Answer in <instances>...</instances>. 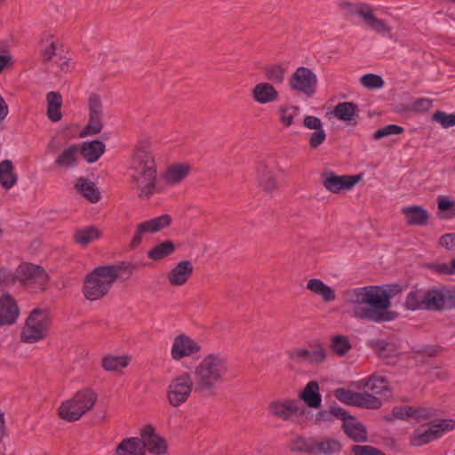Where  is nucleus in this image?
Here are the masks:
<instances>
[{"instance_id":"obj_1","label":"nucleus","mask_w":455,"mask_h":455,"mask_svg":"<svg viewBox=\"0 0 455 455\" xmlns=\"http://www.w3.org/2000/svg\"><path fill=\"white\" fill-rule=\"evenodd\" d=\"M342 307L352 318L373 322H389L397 314L390 311L391 297L379 286L347 288L341 291Z\"/></svg>"},{"instance_id":"obj_2","label":"nucleus","mask_w":455,"mask_h":455,"mask_svg":"<svg viewBox=\"0 0 455 455\" xmlns=\"http://www.w3.org/2000/svg\"><path fill=\"white\" fill-rule=\"evenodd\" d=\"M132 180L141 199H148L156 188L157 170L155 156L147 143L136 146L130 162Z\"/></svg>"},{"instance_id":"obj_3","label":"nucleus","mask_w":455,"mask_h":455,"mask_svg":"<svg viewBox=\"0 0 455 455\" xmlns=\"http://www.w3.org/2000/svg\"><path fill=\"white\" fill-rule=\"evenodd\" d=\"M228 359L220 353L205 355L195 367L196 389L210 391L221 383L228 373Z\"/></svg>"},{"instance_id":"obj_4","label":"nucleus","mask_w":455,"mask_h":455,"mask_svg":"<svg viewBox=\"0 0 455 455\" xmlns=\"http://www.w3.org/2000/svg\"><path fill=\"white\" fill-rule=\"evenodd\" d=\"M122 269L120 265L100 266L89 273L84 282L83 293L91 301L106 296L117 279Z\"/></svg>"},{"instance_id":"obj_5","label":"nucleus","mask_w":455,"mask_h":455,"mask_svg":"<svg viewBox=\"0 0 455 455\" xmlns=\"http://www.w3.org/2000/svg\"><path fill=\"white\" fill-rule=\"evenodd\" d=\"M97 399V394L92 389H82L61 403L59 407V416L70 422L76 421L93 408Z\"/></svg>"},{"instance_id":"obj_6","label":"nucleus","mask_w":455,"mask_h":455,"mask_svg":"<svg viewBox=\"0 0 455 455\" xmlns=\"http://www.w3.org/2000/svg\"><path fill=\"white\" fill-rule=\"evenodd\" d=\"M50 316L44 309H34L26 320L21 331V339L35 343L43 339L48 332Z\"/></svg>"},{"instance_id":"obj_7","label":"nucleus","mask_w":455,"mask_h":455,"mask_svg":"<svg viewBox=\"0 0 455 455\" xmlns=\"http://www.w3.org/2000/svg\"><path fill=\"white\" fill-rule=\"evenodd\" d=\"M342 9L349 15L358 16L363 19L367 27L376 33L386 36L391 31V28L384 20L375 16L372 8L366 4H351L344 2L341 4Z\"/></svg>"},{"instance_id":"obj_8","label":"nucleus","mask_w":455,"mask_h":455,"mask_svg":"<svg viewBox=\"0 0 455 455\" xmlns=\"http://www.w3.org/2000/svg\"><path fill=\"white\" fill-rule=\"evenodd\" d=\"M455 420L443 419L435 420L427 427L417 428L410 436L411 444L422 446L443 436L447 432L454 429Z\"/></svg>"},{"instance_id":"obj_9","label":"nucleus","mask_w":455,"mask_h":455,"mask_svg":"<svg viewBox=\"0 0 455 455\" xmlns=\"http://www.w3.org/2000/svg\"><path fill=\"white\" fill-rule=\"evenodd\" d=\"M195 385L196 381H193L188 371H183L172 378L167 389L169 403L173 407L185 403L191 395Z\"/></svg>"},{"instance_id":"obj_10","label":"nucleus","mask_w":455,"mask_h":455,"mask_svg":"<svg viewBox=\"0 0 455 455\" xmlns=\"http://www.w3.org/2000/svg\"><path fill=\"white\" fill-rule=\"evenodd\" d=\"M15 278L33 291L43 290L47 282V275L44 270L28 263L20 265L16 270Z\"/></svg>"},{"instance_id":"obj_11","label":"nucleus","mask_w":455,"mask_h":455,"mask_svg":"<svg viewBox=\"0 0 455 455\" xmlns=\"http://www.w3.org/2000/svg\"><path fill=\"white\" fill-rule=\"evenodd\" d=\"M172 223V217L169 214H163L158 217L140 222L136 225L133 236L130 243L131 249H137L148 234L157 233Z\"/></svg>"},{"instance_id":"obj_12","label":"nucleus","mask_w":455,"mask_h":455,"mask_svg":"<svg viewBox=\"0 0 455 455\" xmlns=\"http://www.w3.org/2000/svg\"><path fill=\"white\" fill-rule=\"evenodd\" d=\"M317 77L309 68L299 67L291 75L289 86L292 91L312 97L316 92Z\"/></svg>"},{"instance_id":"obj_13","label":"nucleus","mask_w":455,"mask_h":455,"mask_svg":"<svg viewBox=\"0 0 455 455\" xmlns=\"http://www.w3.org/2000/svg\"><path fill=\"white\" fill-rule=\"evenodd\" d=\"M89 120L88 124L80 132V137L84 138L99 134L103 128V107L100 99L92 94L88 100Z\"/></svg>"},{"instance_id":"obj_14","label":"nucleus","mask_w":455,"mask_h":455,"mask_svg":"<svg viewBox=\"0 0 455 455\" xmlns=\"http://www.w3.org/2000/svg\"><path fill=\"white\" fill-rule=\"evenodd\" d=\"M140 441L143 451L147 450L155 455H164L167 452L168 445L166 440L156 433L152 426H146L140 431Z\"/></svg>"},{"instance_id":"obj_15","label":"nucleus","mask_w":455,"mask_h":455,"mask_svg":"<svg viewBox=\"0 0 455 455\" xmlns=\"http://www.w3.org/2000/svg\"><path fill=\"white\" fill-rule=\"evenodd\" d=\"M201 351V346L186 334H180L173 339L171 356L175 361L190 357Z\"/></svg>"},{"instance_id":"obj_16","label":"nucleus","mask_w":455,"mask_h":455,"mask_svg":"<svg viewBox=\"0 0 455 455\" xmlns=\"http://www.w3.org/2000/svg\"><path fill=\"white\" fill-rule=\"evenodd\" d=\"M360 179V176H339L333 172H329L323 175V185L329 192L339 193L341 190L351 189Z\"/></svg>"},{"instance_id":"obj_17","label":"nucleus","mask_w":455,"mask_h":455,"mask_svg":"<svg viewBox=\"0 0 455 455\" xmlns=\"http://www.w3.org/2000/svg\"><path fill=\"white\" fill-rule=\"evenodd\" d=\"M268 409L272 415L283 420H292L294 417L304 413L303 408L295 400L275 401L269 404Z\"/></svg>"},{"instance_id":"obj_18","label":"nucleus","mask_w":455,"mask_h":455,"mask_svg":"<svg viewBox=\"0 0 455 455\" xmlns=\"http://www.w3.org/2000/svg\"><path fill=\"white\" fill-rule=\"evenodd\" d=\"M20 309L16 300L9 294L0 297V325H11L19 317Z\"/></svg>"},{"instance_id":"obj_19","label":"nucleus","mask_w":455,"mask_h":455,"mask_svg":"<svg viewBox=\"0 0 455 455\" xmlns=\"http://www.w3.org/2000/svg\"><path fill=\"white\" fill-rule=\"evenodd\" d=\"M194 272V267L189 260H182L169 272L167 275L168 282L173 286L184 285L191 277Z\"/></svg>"},{"instance_id":"obj_20","label":"nucleus","mask_w":455,"mask_h":455,"mask_svg":"<svg viewBox=\"0 0 455 455\" xmlns=\"http://www.w3.org/2000/svg\"><path fill=\"white\" fill-rule=\"evenodd\" d=\"M427 310L443 311L447 310V286H433L427 289Z\"/></svg>"},{"instance_id":"obj_21","label":"nucleus","mask_w":455,"mask_h":455,"mask_svg":"<svg viewBox=\"0 0 455 455\" xmlns=\"http://www.w3.org/2000/svg\"><path fill=\"white\" fill-rule=\"evenodd\" d=\"M257 181L259 187L267 193H272L277 188L274 169L263 163L257 168Z\"/></svg>"},{"instance_id":"obj_22","label":"nucleus","mask_w":455,"mask_h":455,"mask_svg":"<svg viewBox=\"0 0 455 455\" xmlns=\"http://www.w3.org/2000/svg\"><path fill=\"white\" fill-rule=\"evenodd\" d=\"M106 146L100 140L84 141L79 147L80 155L88 164L97 162L105 153Z\"/></svg>"},{"instance_id":"obj_23","label":"nucleus","mask_w":455,"mask_h":455,"mask_svg":"<svg viewBox=\"0 0 455 455\" xmlns=\"http://www.w3.org/2000/svg\"><path fill=\"white\" fill-rule=\"evenodd\" d=\"M75 188L87 201L96 204L100 200V192L96 184L89 179L80 177L77 179Z\"/></svg>"},{"instance_id":"obj_24","label":"nucleus","mask_w":455,"mask_h":455,"mask_svg":"<svg viewBox=\"0 0 455 455\" xmlns=\"http://www.w3.org/2000/svg\"><path fill=\"white\" fill-rule=\"evenodd\" d=\"M358 387L366 388L371 391L372 395H386L389 392L388 383L384 376L372 374L370 377L361 379Z\"/></svg>"},{"instance_id":"obj_25","label":"nucleus","mask_w":455,"mask_h":455,"mask_svg":"<svg viewBox=\"0 0 455 455\" xmlns=\"http://www.w3.org/2000/svg\"><path fill=\"white\" fill-rule=\"evenodd\" d=\"M312 455H331L340 451L339 442L333 438L321 437L313 440Z\"/></svg>"},{"instance_id":"obj_26","label":"nucleus","mask_w":455,"mask_h":455,"mask_svg":"<svg viewBox=\"0 0 455 455\" xmlns=\"http://www.w3.org/2000/svg\"><path fill=\"white\" fill-rule=\"evenodd\" d=\"M101 237V230L92 225L77 228L74 233V241L81 246H87Z\"/></svg>"},{"instance_id":"obj_27","label":"nucleus","mask_w":455,"mask_h":455,"mask_svg":"<svg viewBox=\"0 0 455 455\" xmlns=\"http://www.w3.org/2000/svg\"><path fill=\"white\" fill-rule=\"evenodd\" d=\"M252 96L256 102L266 104L277 100L279 93L268 83H259L252 89Z\"/></svg>"},{"instance_id":"obj_28","label":"nucleus","mask_w":455,"mask_h":455,"mask_svg":"<svg viewBox=\"0 0 455 455\" xmlns=\"http://www.w3.org/2000/svg\"><path fill=\"white\" fill-rule=\"evenodd\" d=\"M427 289H414L407 294L404 305L411 311L427 310Z\"/></svg>"},{"instance_id":"obj_29","label":"nucleus","mask_w":455,"mask_h":455,"mask_svg":"<svg viewBox=\"0 0 455 455\" xmlns=\"http://www.w3.org/2000/svg\"><path fill=\"white\" fill-rule=\"evenodd\" d=\"M343 428L347 435L355 442H366L368 439L365 427L354 417L343 423Z\"/></svg>"},{"instance_id":"obj_30","label":"nucleus","mask_w":455,"mask_h":455,"mask_svg":"<svg viewBox=\"0 0 455 455\" xmlns=\"http://www.w3.org/2000/svg\"><path fill=\"white\" fill-rule=\"evenodd\" d=\"M189 166L187 164H172L169 166L163 175L164 183L168 185H176L180 183L188 174Z\"/></svg>"},{"instance_id":"obj_31","label":"nucleus","mask_w":455,"mask_h":455,"mask_svg":"<svg viewBox=\"0 0 455 455\" xmlns=\"http://www.w3.org/2000/svg\"><path fill=\"white\" fill-rule=\"evenodd\" d=\"M299 397L306 403L308 407L319 408L321 406L322 397L319 394V385L316 381L308 382Z\"/></svg>"},{"instance_id":"obj_32","label":"nucleus","mask_w":455,"mask_h":455,"mask_svg":"<svg viewBox=\"0 0 455 455\" xmlns=\"http://www.w3.org/2000/svg\"><path fill=\"white\" fill-rule=\"evenodd\" d=\"M116 455H145L141 441L138 437L124 439L116 449Z\"/></svg>"},{"instance_id":"obj_33","label":"nucleus","mask_w":455,"mask_h":455,"mask_svg":"<svg viewBox=\"0 0 455 455\" xmlns=\"http://www.w3.org/2000/svg\"><path fill=\"white\" fill-rule=\"evenodd\" d=\"M408 224L412 226H423L428 219L427 212L420 206H409L402 209Z\"/></svg>"},{"instance_id":"obj_34","label":"nucleus","mask_w":455,"mask_h":455,"mask_svg":"<svg viewBox=\"0 0 455 455\" xmlns=\"http://www.w3.org/2000/svg\"><path fill=\"white\" fill-rule=\"evenodd\" d=\"M307 289L321 296L325 302L333 301L336 298L335 291L320 279H310L307 283Z\"/></svg>"},{"instance_id":"obj_35","label":"nucleus","mask_w":455,"mask_h":455,"mask_svg":"<svg viewBox=\"0 0 455 455\" xmlns=\"http://www.w3.org/2000/svg\"><path fill=\"white\" fill-rule=\"evenodd\" d=\"M17 174L10 160L0 163V184L5 189H11L17 183Z\"/></svg>"},{"instance_id":"obj_36","label":"nucleus","mask_w":455,"mask_h":455,"mask_svg":"<svg viewBox=\"0 0 455 455\" xmlns=\"http://www.w3.org/2000/svg\"><path fill=\"white\" fill-rule=\"evenodd\" d=\"M333 116L344 122L355 121L358 113V107L353 102H340L333 109Z\"/></svg>"},{"instance_id":"obj_37","label":"nucleus","mask_w":455,"mask_h":455,"mask_svg":"<svg viewBox=\"0 0 455 455\" xmlns=\"http://www.w3.org/2000/svg\"><path fill=\"white\" fill-rule=\"evenodd\" d=\"M314 437L295 435L291 439L288 448L294 453H306L312 455Z\"/></svg>"},{"instance_id":"obj_38","label":"nucleus","mask_w":455,"mask_h":455,"mask_svg":"<svg viewBox=\"0 0 455 455\" xmlns=\"http://www.w3.org/2000/svg\"><path fill=\"white\" fill-rule=\"evenodd\" d=\"M80 151L78 145H72L64 149L59 156V165L66 168L76 166L80 159Z\"/></svg>"},{"instance_id":"obj_39","label":"nucleus","mask_w":455,"mask_h":455,"mask_svg":"<svg viewBox=\"0 0 455 455\" xmlns=\"http://www.w3.org/2000/svg\"><path fill=\"white\" fill-rule=\"evenodd\" d=\"M130 363V357L106 355L102 358L101 366L107 371H118L127 367Z\"/></svg>"},{"instance_id":"obj_40","label":"nucleus","mask_w":455,"mask_h":455,"mask_svg":"<svg viewBox=\"0 0 455 455\" xmlns=\"http://www.w3.org/2000/svg\"><path fill=\"white\" fill-rule=\"evenodd\" d=\"M175 250L172 241H164L148 251V257L154 260L162 259L173 253Z\"/></svg>"},{"instance_id":"obj_41","label":"nucleus","mask_w":455,"mask_h":455,"mask_svg":"<svg viewBox=\"0 0 455 455\" xmlns=\"http://www.w3.org/2000/svg\"><path fill=\"white\" fill-rule=\"evenodd\" d=\"M382 405L379 398L369 393H357L355 405L366 409H379Z\"/></svg>"},{"instance_id":"obj_42","label":"nucleus","mask_w":455,"mask_h":455,"mask_svg":"<svg viewBox=\"0 0 455 455\" xmlns=\"http://www.w3.org/2000/svg\"><path fill=\"white\" fill-rule=\"evenodd\" d=\"M299 111L300 109L297 106H280L278 108L279 120L284 126H291Z\"/></svg>"},{"instance_id":"obj_43","label":"nucleus","mask_w":455,"mask_h":455,"mask_svg":"<svg viewBox=\"0 0 455 455\" xmlns=\"http://www.w3.org/2000/svg\"><path fill=\"white\" fill-rule=\"evenodd\" d=\"M331 348L337 355L343 356L351 349V344L347 336L337 335L331 339Z\"/></svg>"},{"instance_id":"obj_44","label":"nucleus","mask_w":455,"mask_h":455,"mask_svg":"<svg viewBox=\"0 0 455 455\" xmlns=\"http://www.w3.org/2000/svg\"><path fill=\"white\" fill-rule=\"evenodd\" d=\"M57 39L53 36L44 37L41 41L43 60L44 62L49 61L55 55V45Z\"/></svg>"},{"instance_id":"obj_45","label":"nucleus","mask_w":455,"mask_h":455,"mask_svg":"<svg viewBox=\"0 0 455 455\" xmlns=\"http://www.w3.org/2000/svg\"><path fill=\"white\" fill-rule=\"evenodd\" d=\"M285 69L279 65L269 66L265 70L266 77L274 84H282L284 79Z\"/></svg>"},{"instance_id":"obj_46","label":"nucleus","mask_w":455,"mask_h":455,"mask_svg":"<svg viewBox=\"0 0 455 455\" xmlns=\"http://www.w3.org/2000/svg\"><path fill=\"white\" fill-rule=\"evenodd\" d=\"M358 392H353L346 388H338L334 391L335 397L348 405H355L356 396Z\"/></svg>"},{"instance_id":"obj_47","label":"nucleus","mask_w":455,"mask_h":455,"mask_svg":"<svg viewBox=\"0 0 455 455\" xmlns=\"http://www.w3.org/2000/svg\"><path fill=\"white\" fill-rule=\"evenodd\" d=\"M361 84L368 89H379L384 86V80L381 76L374 74L363 75L361 79Z\"/></svg>"},{"instance_id":"obj_48","label":"nucleus","mask_w":455,"mask_h":455,"mask_svg":"<svg viewBox=\"0 0 455 455\" xmlns=\"http://www.w3.org/2000/svg\"><path fill=\"white\" fill-rule=\"evenodd\" d=\"M403 132V128L396 124H388L383 128L377 130L372 137L374 140H380L385 137L391 135L401 134Z\"/></svg>"},{"instance_id":"obj_49","label":"nucleus","mask_w":455,"mask_h":455,"mask_svg":"<svg viewBox=\"0 0 455 455\" xmlns=\"http://www.w3.org/2000/svg\"><path fill=\"white\" fill-rule=\"evenodd\" d=\"M47 116L52 122H57V92H50L46 95Z\"/></svg>"},{"instance_id":"obj_50","label":"nucleus","mask_w":455,"mask_h":455,"mask_svg":"<svg viewBox=\"0 0 455 455\" xmlns=\"http://www.w3.org/2000/svg\"><path fill=\"white\" fill-rule=\"evenodd\" d=\"M64 50H59V72H62L64 74L71 72L75 68V62L72 60V57L68 56V52L65 55H62Z\"/></svg>"},{"instance_id":"obj_51","label":"nucleus","mask_w":455,"mask_h":455,"mask_svg":"<svg viewBox=\"0 0 455 455\" xmlns=\"http://www.w3.org/2000/svg\"><path fill=\"white\" fill-rule=\"evenodd\" d=\"M433 120L441 124L443 127L449 128L455 125V114L436 111L433 116Z\"/></svg>"},{"instance_id":"obj_52","label":"nucleus","mask_w":455,"mask_h":455,"mask_svg":"<svg viewBox=\"0 0 455 455\" xmlns=\"http://www.w3.org/2000/svg\"><path fill=\"white\" fill-rule=\"evenodd\" d=\"M326 358V351L321 344H316L310 348V360L311 363H320Z\"/></svg>"},{"instance_id":"obj_53","label":"nucleus","mask_w":455,"mask_h":455,"mask_svg":"<svg viewBox=\"0 0 455 455\" xmlns=\"http://www.w3.org/2000/svg\"><path fill=\"white\" fill-rule=\"evenodd\" d=\"M326 139V133L323 128L315 130L309 136L308 144L311 148H316L323 143Z\"/></svg>"},{"instance_id":"obj_54","label":"nucleus","mask_w":455,"mask_h":455,"mask_svg":"<svg viewBox=\"0 0 455 455\" xmlns=\"http://www.w3.org/2000/svg\"><path fill=\"white\" fill-rule=\"evenodd\" d=\"M392 412L394 417H395L396 419L411 420L412 414V407L408 405L395 406L394 407Z\"/></svg>"},{"instance_id":"obj_55","label":"nucleus","mask_w":455,"mask_h":455,"mask_svg":"<svg viewBox=\"0 0 455 455\" xmlns=\"http://www.w3.org/2000/svg\"><path fill=\"white\" fill-rule=\"evenodd\" d=\"M352 451L355 455H385L377 448L370 445H355Z\"/></svg>"},{"instance_id":"obj_56","label":"nucleus","mask_w":455,"mask_h":455,"mask_svg":"<svg viewBox=\"0 0 455 455\" xmlns=\"http://www.w3.org/2000/svg\"><path fill=\"white\" fill-rule=\"evenodd\" d=\"M433 416L432 411L429 409L420 407V408H413L412 407V414L411 419H414L418 422H422L427 419H430Z\"/></svg>"},{"instance_id":"obj_57","label":"nucleus","mask_w":455,"mask_h":455,"mask_svg":"<svg viewBox=\"0 0 455 455\" xmlns=\"http://www.w3.org/2000/svg\"><path fill=\"white\" fill-rule=\"evenodd\" d=\"M303 124L309 130H317L323 127V123L320 118L314 116H307L303 120Z\"/></svg>"},{"instance_id":"obj_58","label":"nucleus","mask_w":455,"mask_h":455,"mask_svg":"<svg viewBox=\"0 0 455 455\" xmlns=\"http://www.w3.org/2000/svg\"><path fill=\"white\" fill-rule=\"evenodd\" d=\"M14 281V277L9 270L0 267V289L12 283Z\"/></svg>"},{"instance_id":"obj_59","label":"nucleus","mask_w":455,"mask_h":455,"mask_svg":"<svg viewBox=\"0 0 455 455\" xmlns=\"http://www.w3.org/2000/svg\"><path fill=\"white\" fill-rule=\"evenodd\" d=\"M432 107V100L427 98L418 99L413 103V109L416 111H427Z\"/></svg>"},{"instance_id":"obj_60","label":"nucleus","mask_w":455,"mask_h":455,"mask_svg":"<svg viewBox=\"0 0 455 455\" xmlns=\"http://www.w3.org/2000/svg\"><path fill=\"white\" fill-rule=\"evenodd\" d=\"M440 244L447 249L455 248V234H445L442 235Z\"/></svg>"},{"instance_id":"obj_61","label":"nucleus","mask_w":455,"mask_h":455,"mask_svg":"<svg viewBox=\"0 0 455 455\" xmlns=\"http://www.w3.org/2000/svg\"><path fill=\"white\" fill-rule=\"evenodd\" d=\"M330 414L338 419H341L343 420V423H345V421L347 419H350L353 417V416L348 415L344 409H342L339 406L331 407L330 410Z\"/></svg>"},{"instance_id":"obj_62","label":"nucleus","mask_w":455,"mask_h":455,"mask_svg":"<svg viewBox=\"0 0 455 455\" xmlns=\"http://www.w3.org/2000/svg\"><path fill=\"white\" fill-rule=\"evenodd\" d=\"M447 310L455 308V287H447Z\"/></svg>"},{"instance_id":"obj_63","label":"nucleus","mask_w":455,"mask_h":455,"mask_svg":"<svg viewBox=\"0 0 455 455\" xmlns=\"http://www.w3.org/2000/svg\"><path fill=\"white\" fill-rule=\"evenodd\" d=\"M12 64V58L8 53H0V74L2 71Z\"/></svg>"},{"instance_id":"obj_64","label":"nucleus","mask_w":455,"mask_h":455,"mask_svg":"<svg viewBox=\"0 0 455 455\" xmlns=\"http://www.w3.org/2000/svg\"><path fill=\"white\" fill-rule=\"evenodd\" d=\"M294 357L308 362L310 360V349H297L293 355Z\"/></svg>"}]
</instances>
